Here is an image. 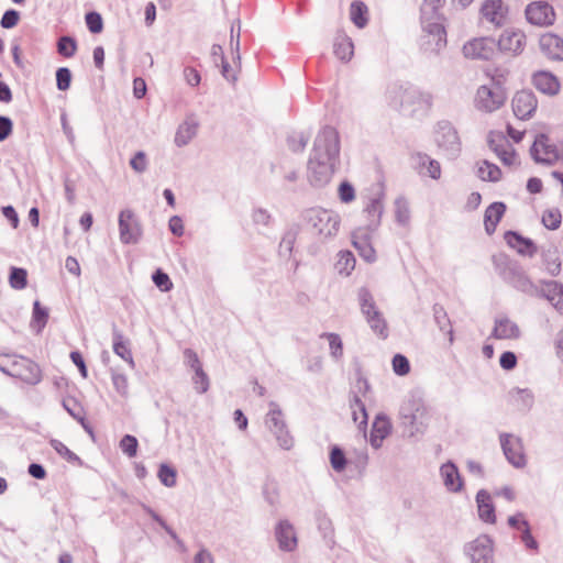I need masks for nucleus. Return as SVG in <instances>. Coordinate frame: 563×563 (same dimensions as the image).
I'll return each instance as SVG.
<instances>
[{
  "label": "nucleus",
  "instance_id": "nucleus-1",
  "mask_svg": "<svg viewBox=\"0 0 563 563\" xmlns=\"http://www.w3.org/2000/svg\"><path fill=\"white\" fill-rule=\"evenodd\" d=\"M498 275L517 290L529 296L540 294V288L528 277L523 268L505 255L493 256Z\"/></svg>",
  "mask_w": 563,
  "mask_h": 563
},
{
  "label": "nucleus",
  "instance_id": "nucleus-2",
  "mask_svg": "<svg viewBox=\"0 0 563 563\" xmlns=\"http://www.w3.org/2000/svg\"><path fill=\"white\" fill-rule=\"evenodd\" d=\"M399 415L410 437L424 431L429 411L419 391H413L408 396L400 407Z\"/></svg>",
  "mask_w": 563,
  "mask_h": 563
},
{
  "label": "nucleus",
  "instance_id": "nucleus-3",
  "mask_svg": "<svg viewBox=\"0 0 563 563\" xmlns=\"http://www.w3.org/2000/svg\"><path fill=\"white\" fill-rule=\"evenodd\" d=\"M303 222L323 238L336 235L341 218L332 211L322 208H310L302 212Z\"/></svg>",
  "mask_w": 563,
  "mask_h": 563
},
{
  "label": "nucleus",
  "instance_id": "nucleus-4",
  "mask_svg": "<svg viewBox=\"0 0 563 563\" xmlns=\"http://www.w3.org/2000/svg\"><path fill=\"white\" fill-rule=\"evenodd\" d=\"M441 20L421 18L422 35L420 36V49L426 54H439L446 46V31Z\"/></svg>",
  "mask_w": 563,
  "mask_h": 563
},
{
  "label": "nucleus",
  "instance_id": "nucleus-5",
  "mask_svg": "<svg viewBox=\"0 0 563 563\" xmlns=\"http://www.w3.org/2000/svg\"><path fill=\"white\" fill-rule=\"evenodd\" d=\"M360 307L371 330L382 340L388 338V324L384 314L379 311L373 295L366 287H362L357 292Z\"/></svg>",
  "mask_w": 563,
  "mask_h": 563
},
{
  "label": "nucleus",
  "instance_id": "nucleus-6",
  "mask_svg": "<svg viewBox=\"0 0 563 563\" xmlns=\"http://www.w3.org/2000/svg\"><path fill=\"white\" fill-rule=\"evenodd\" d=\"M309 156L339 163L340 136L333 126L325 125L318 132Z\"/></svg>",
  "mask_w": 563,
  "mask_h": 563
},
{
  "label": "nucleus",
  "instance_id": "nucleus-7",
  "mask_svg": "<svg viewBox=\"0 0 563 563\" xmlns=\"http://www.w3.org/2000/svg\"><path fill=\"white\" fill-rule=\"evenodd\" d=\"M507 99L506 91L500 81L492 78V85L481 86L475 96V107L484 112H494L504 106Z\"/></svg>",
  "mask_w": 563,
  "mask_h": 563
},
{
  "label": "nucleus",
  "instance_id": "nucleus-8",
  "mask_svg": "<svg viewBox=\"0 0 563 563\" xmlns=\"http://www.w3.org/2000/svg\"><path fill=\"white\" fill-rule=\"evenodd\" d=\"M265 424L274 434L282 449L290 450L294 446V438L287 428L283 411L274 401L269 402V411L265 417Z\"/></svg>",
  "mask_w": 563,
  "mask_h": 563
},
{
  "label": "nucleus",
  "instance_id": "nucleus-9",
  "mask_svg": "<svg viewBox=\"0 0 563 563\" xmlns=\"http://www.w3.org/2000/svg\"><path fill=\"white\" fill-rule=\"evenodd\" d=\"M10 360V368L5 369L0 367L3 373L12 377L20 378L22 382L36 385L42 379V372L40 366L32 360L24 356H7Z\"/></svg>",
  "mask_w": 563,
  "mask_h": 563
},
{
  "label": "nucleus",
  "instance_id": "nucleus-10",
  "mask_svg": "<svg viewBox=\"0 0 563 563\" xmlns=\"http://www.w3.org/2000/svg\"><path fill=\"white\" fill-rule=\"evenodd\" d=\"M336 163L309 156L307 162V179L312 187L327 186L334 174Z\"/></svg>",
  "mask_w": 563,
  "mask_h": 563
},
{
  "label": "nucleus",
  "instance_id": "nucleus-11",
  "mask_svg": "<svg viewBox=\"0 0 563 563\" xmlns=\"http://www.w3.org/2000/svg\"><path fill=\"white\" fill-rule=\"evenodd\" d=\"M499 442L506 460L516 468H523L527 465L523 443L521 438L511 433H500Z\"/></svg>",
  "mask_w": 563,
  "mask_h": 563
},
{
  "label": "nucleus",
  "instance_id": "nucleus-12",
  "mask_svg": "<svg viewBox=\"0 0 563 563\" xmlns=\"http://www.w3.org/2000/svg\"><path fill=\"white\" fill-rule=\"evenodd\" d=\"M120 241L123 244H136L142 236V227L131 209H124L119 214Z\"/></svg>",
  "mask_w": 563,
  "mask_h": 563
},
{
  "label": "nucleus",
  "instance_id": "nucleus-13",
  "mask_svg": "<svg viewBox=\"0 0 563 563\" xmlns=\"http://www.w3.org/2000/svg\"><path fill=\"white\" fill-rule=\"evenodd\" d=\"M530 155L536 163L545 165H552L560 158L556 145L543 133L536 136Z\"/></svg>",
  "mask_w": 563,
  "mask_h": 563
},
{
  "label": "nucleus",
  "instance_id": "nucleus-14",
  "mask_svg": "<svg viewBox=\"0 0 563 563\" xmlns=\"http://www.w3.org/2000/svg\"><path fill=\"white\" fill-rule=\"evenodd\" d=\"M497 52V43L493 37H475L463 45V54L470 59L489 60Z\"/></svg>",
  "mask_w": 563,
  "mask_h": 563
},
{
  "label": "nucleus",
  "instance_id": "nucleus-15",
  "mask_svg": "<svg viewBox=\"0 0 563 563\" xmlns=\"http://www.w3.org/2000/svg\"><path fill=\"white\" fill-rule=\"evenodd\" d=\"M464 550L472 563H494L493 540L486 534L467 543Z\"/></svg>",
  "mask_w": 563,
  "mask_h": 563
},
{
  "label": "nucleus",
  "instance_id": "nucleus-16",
  "mask_svg": "<svg viewBox=\"0 0 563 563\" xmlns=\"http://www.w3.org/2000/svg\"><path fill=\"white\" fill-rule=\"evenodd\" d=\"M437 143L452 158L457 156L461 151L460 137L450 122L439 123Z\"/></svg>",
  "mask_w": 563,
  "mask_h": 563
},
{
  "label": "nucleus",
  "instance_id": "nucleus-17",
  "mask_svg": "<svg viewBox=\"0 0 563 563\" xmlns=\"http://www.w3.org/2000/svg\"><path fill=\"white\" fill-rule=\"evenodd\" d=\"M487 143L504 165L511 166L515 164L516 151L501 132L490 131Z\"/></svg>",
  "mask_w": 563,
  "mask_h": 563
},
{
  "label": "nucleus",
  "instance_id": "nucleus-18",
  "mask_svg": "<svg viewBox=\"0 0 563 563\" xmlns=\"http://www.w3.org/2000/svg\"><path fill=\"white\" fill-rule=\"evenodd\" d=\"M527 20L534 25H552L555 21V12L548 2L538 1L530 3L526 9Z\"/></svg>",
  "mask_w": 563,
  "mask_h": 563
},
{
  "label": "nucleus",
  "instance_id": "nucleus-19",
  "mask_svg": "<svg viewBox=\"0 0 563 563\" xmlns=\"http://www.w3.org/2000/svg\"><path fill=\"white\" fill-rule=\"evenodd\" d=\"M511 104L514 114L520 120H527L536 111L538 100L531 90H521L516 92Z\"/></svg>",
  "mask_w": 563,
  "mask_h": 563
},
{
  "label": "nucleus",
  "instance_id": "nucleus-20",
  "mask_svg": "<svg viewBox=\"0 0 563 563\" xmlns=\"http://www.w3.org/2000/svg\"><path fill=\"white\" fill-rule=\"evenodd\" d=\"M275 538L278 548L285 552H292L298 545V539L294 526L286 519L280 520L275 528Z\"/></svg>",
  "mask_w": 563,
  "mask_h": 563
},
{
  "label": "nucleus",
  "instance_id": "nucleus-21",
  "mask_svg": "<svg viewBox=\"0 0 563 563\" xmlns=\"http://www.w3.org/2000/svg\"><path fill=\"white\" fill-rule=\"evenodd\" d=\"M497 43V49L518 55L526 45V35L521 31H505Z\"/></svg>",
  "mask_w": 563,
  "mask_h": 563
},
{
  "label": "nucleus",
  "instance_id": "nucleus-22",
  "mask_svg": "<svg viewBox=\"0 0 563 563\" xmlns=\"http://www.w3.org/2000/svg\"><path fill=\"white\" fill-rule=\"evenodd\" d=\"M539 45L542 54L552 60H563V38L553 33L540 36Z\"/></svg>",
  "mask_w": 563,
  "mask_h": 563
},
{
  "label": "nucleus",
  "instance_id": "nucleus-23",
  "mask_svg": "<svg viewBox=\"0 0 563 563\" xmlns=\"http://www.w3.org/2000/svg\"><path fill=\"white\" fill-rule=\"evenodd\" d=\"M507 9L501 0H486L481 7L482 16L495 26H501L506 19Z\"/></svg>",
  "mask_w": 563,
  "mask_h": 563
},
{
  "label": "nucleus",
  "instance_id": "nucleus-24",
  "mask_svg": "<svg viewBox=\"0 0 563 563\" xmlns=\"http://www.w3.org/2000/svg\"><path fill=\"white\" fill-rule=\"evenodd\" d=\"M521 331L517 323L511 321L507 317L497 318L495 320V327L492 332V336L497 340H515L519 339Z\"/></svg>",
  "mask_w": 563,
  "mask_h": 563
},
{
  "label": "nucleus",
  "instance_id": "nucleus-25",
  "mask_svg": "<svg viewBox=\"0 0 563 563\" xmlns=\"http://www.w3.org/2000/svg\"><path fill=\"white\" fill-rule=\"evenodd\" d=\"M536 297L545 298L560 313H563V285L561 283L544 282V288H540V294H537Z\"/></svg>",
  "mask_w": 563,
  "mask_h": 563
},
{
  "label": "nucleus",
  "instance_id": "nucleus-26",
  "mask_svg": "<svg viewBox=\"0 0 563 563\" xmlns=\"http://www.w3.org/2000/svg\"><path fill=\"white\" fill-rule=\"evenodd\" d=\"M506 243L516 249L521 255H528L532 257L537 253V246L532 240L520 235L516 231H507L504 235Z\"/></svg>",
  "mask_w": 563,
  "mask_h": 563
},
{
  "label": "nucleus",
  "instance_id": "nucleus-27",
  "mask_svg": "<svg viewBox=\"0 0 563 563\" xmlns=\"http://www.w3.org/2000/svg\"><path fill=\"white\" fill-rule=\"evenodd\" d=\"M353 246L357 250L361 257H363L367 263H373L376 260V252L371 243L369 235L358 230L352 235Z\"/></svg>",
  "mask_w": 563,
  "mask_h": 563
},
{
  "label": "nucleus",
  "instance_id": "nucleus-28",
  "mask_svg": "<svg viewBox=\"0 0 563 563\" xmlns=\"http://www.w3.org/2000/svg\"><path fill=\"white\" fill-rule=\"evenodd\" d=\"M534 87L547 95H556L560 90V82L554 75L549 71H537L532 77Z\"/></svg>",
  "mask_w": 563,
  "mask_h": 563
},
{
  "label": "nucleus",
  "instance_id": "nucleus-29",
  "mask_svg": "<svg viewBox=\"0 0 563 563\" xmlns=\"http://www.w3.org/2000/svg\"><path fill=\"white\" fill-rule=\"evenodd\" d=\"M440 474L443 478L444 486L448 490L457 493L463 487V482L460 476L456 465L452 462L444 463L440 468Z\"/></svg>",
  "mask_w": 563,
  "mask_h": 563
},
{
  "label": "nucleus",
  "instance_id": "nucleus-30",
  "mask_svg": "<svg viewBox=\"0 0 563 563\" xmlns=\"http://www.w3.org/2000/svg\"><path fill=\"white\" fill-rule=\"evenodd\" d=\"M506 211V205L501 201L490 203L484 214L485 231L488 235H492L497 228L498 222L503 218Z\"/></svg>",
  "mask_w": 563,
  "mask_h": 563
},
{
  "label": "nucleus",
  "instance_id": "nucleus-31",
  "mask_svg": "<svg viewBox=\"0 0 563 563\" xmlns=\"http://www.w3.org/2000/svg\"><path fill=\"white\" fill-rule=\"evenodd\" d=\"M476 503L478 509V517L481 518V520L487 523H495V507L492 503L490 495L485 489H481L476 494Z\"/></svg>",
  "mask_w": 563,
  "mask_h": 563
},
{
  "label": "nucleus",
  "instance_id": "nucleus-32",
  "mask_svg": "<svg viewBox=\"0 0 563 563\" xmlns=\"http://www.w3.org/2000/svg\"><path fill=\"white\" fill-rule=\"evenodd\" d=\"M391 426L385 416H377L373 422L371 444L374 448H379L382 441L390 433Z\"/></svg>",
  "mask_w": 563,
  "mask_h": 563
},
{
  "label": "nucleus",
  "instance_id": "nucleus-33",
  "mask_svg": "<svg viewBox=\"0 0 563 563\" xmlns=\"http://www.w3.org/2000/svg\"><path fill=\"white\" fill-rule=\"evenodd\" d=\"M113 335V352L120 356L122 360L126 361L131 366L134 365L132 352L129 347L126 341H124V336L122 332L113 324L112 329Z\"/></svg>",
  "mask_w": 563,
  "mask_h": 563
},
{
  "label": "nucleus",
  "instance_id": "nucleus-34",
  "mask_svg": "<svg viewBox=\"0 0 563 563\" xmlns=\"http://www.w3.org/2000/svg\"><path fill=\"white\" fill-rule=\"evenodd\" d=\"M198 123L194 120L183 122L175 134V144L178 147L187 145L197 134Z\"/></svg>",
  "mask_w": 563,
  "mask_h": 563
},
{
  "label": "nucleus",
  "instance_id": "nucleus-35",
  "mask_svg": "<svg viewBox=\"0 0 563 563\" xmlns=\"http://www.w3.org/2000/svg\"><path fill=\"white\" fill-rule=\"evenodd\" d=\"M431 101L432 97L430 93L421 92L418 89L410 87L402 90L400 107L405 108L416 102L430 107Z\"/></svg>",
  "mask_w": 563,
  "mask_h": 563
},
{
  "label": "nucleus",
  "instance_id": "nucleus-36",
  "mask_svg": "<svg viewBox=\"0 0 563 563\" xmlns=\"http://www.w3.org/2000/svg\"><path fill=\"white\" fill-rule=\"evenodd\" d=\"M432 311H433V318H434L437 325L439 327L440 331L448 333L449 341L452 344L454 341V333H453V329L451 325V320H450L444 307L439 303H435L432 307Z\"/></svg>",
  "mask_w": 563,
  "mask_h": 563
},
{
  "label": "nucleus",
  "instance_id": "nucleus-37",
  "mask_svg": "<svg viewBox=\"0 0 563 563\" xmlns=\"http://www.w3.org/2000/svg\"><path fill=\"white\" fill-rule=\"evenodd\" d=\"M350 407L353 421L358 424L360 430H365L367 426V412L364 402L357 394H353L350 399Z\"/></svg>",
  "mask_w": 563,
  "mask_h": 563
},
{
  "label": "nucleus",
  "instance_id": "nucleus-38",
  "mask_svg": "<svg viewBox=\"0 0 563 563\" xmlns=\"http://www.w3.org/2000/svg\"><path fill=\"white\" fill-rule=\"evenodd\" d=\"M333 48L335 56L341 60H350L354 53L352 40L344 34L336 35Z\"/></svg>",
  "mask_w": 563,
  "mask_h": 563
},
{
  "label": "nucleus",
  "instance_id": "nucleus-39",
  "mask_svg": "<svg viewBox=\"0 0 563 563\" xmlns=\"http://www.w3.org/2000/svg\"><path fill=\"white\" fill-rule=\"evenodd\" d=\"M367 7L362 1H353L350 8V16L352 22L358 27L363 29L366 26L367 19Z\"/></svg>",
  "mask_w": 563,
  "mask_h": 563
},
{
  "label": "nucleus",
  "instance_id": "nucleus-40",
  "mask_svg": "<svg viewBox=\"0 0 563 563\" xmlns=\"http://www.w3.org/2000/svg\"><path fill=\"white\" fill-rule=\"evenodd\" d=\"M364 212L368 217V225L377 227L383 214V202L380 197L371 198L369 202L364 209Z\"/></svg>",
  "mask_w": 563,
  "mask_h": 563
},
{
  "label": "nucleus",
  "instance_id": "nucleus-41",
  "mask_svg": "<svg viewBox=\"0 0 563 563\" xmlns=\"http://www.w3.org/2000/svg\"><path fill=\"white\" fill-rule=\"evenodd\" d=\"M477 176L484 181L496 183L501 178V170L497 165L484 161L477 169Z\"/></svg>",
  "mask_w": 563,
  "mask_h": 563
},
{
  "label": "nucleus",
  "instance_id": "nucleus-42",
  "mask_svg": "<svg viewBox=\"0 0 563 563\" xmlns=\"http://www.w3.org/2000/svg\"><path fill=\"white\" fill-rule=\"evenodd\" d=\"M48 320V310L41 306L38 300H35L33 303V313L31 327L36 329L37 332H41Z\"/></svg>",
  "mask_w": 563,
  "mask_h": 563
},
{
  "label": "nucleus",
  "instance_id": "nucleus-43",
  "mask_svg": "<svg viewBox=\"0 0 563 563\" xmlns=\"http://www.w3.org/2000/svg\"><path fill=\"white\" fill-rule=\"evenodd\" d=\"M310 140V135L305 132H294L287 136V146L292 153H302Z\"/></svg>",
  "mask_w": 563,
  "mask_h": 563
},
{
  "label": "nucleus",
  "instance_id": "nucleus-44",
  "mask_svg": "<svg viewBox=\"0 0 563 563\" xmlns=\"http://www.w3.org/2000/svg\"><path fill=\"white\" fill-rule=\"evenodd\" d=\"M63 408L77 420L80 424L85 422V410L78 400L74 397H67L62 401Z\"/></svg>",
  "mask_w": 563,
  "mask_h": 563
},
{
  "label": "nucleus",
  "instance_id": "nucleus-45",
  "mask_svg": "<svg viewBox=\"0 0 563 563\" xmlns=\"http://www.w3.org/2000/svg\"><path fill=\"white\" fill-rule=\"evenodd\" d=\"M335 267L340 274L349 276L355 267V257L350 251H341Z\"/></svg>",
  "mask_w": 563,
  "mask_h": 563
},
{
  "label": "nucleus",
  "instance_id": "nucleus-46",
  "mask_svg": "<svg viewBox=\"0 0 563 563\" xmlns=\"http://www.w3.org/2000/svg\"><path fill=\"white\" fill-rule=\"evenodd\" d=\"M418 165L427 167L428 175L433 179H439L441 176L440 163L435 159L430 158L427 154H417Z\"/></svg>",
  "mask_w": 563,
  "mask_h": 563
},
{
  "label": "nucleus",
  "instance_id": "nucleus-47",
  "mask_svg": "<svg viewBox=\"0 0 563 563\" xmlns=\"http://www.w3.org/2000/svg\"><path fill=\"white\" fill-rule=\"evenodd\" d=\"M445 0H423L421 4V18H431L441 20V14L439 12L440 8L443 5Z\"/></svg>",
  "mask_w": 563,
  "mask_h": 563
},
{
  "label": "nucleus",
  "instance_id": "nucleus-48",
  "mask_svg": "<svg viewBox=\"0 0 563 563\" xmlns=\"http://www.w3.org/2000/svg\"><path fill=\"white\" fill-rule=\"evenodd\" d=\"M9 284L13 289H24L27 285V272L24 268L11 267Z\"/></svg>",
  "mask_w": 563,
  "mask_h": 563
},
{
  "label": "nucleus",
  "instance_id": "nucleus-49",
  "mask_svg": "<svg viewBox=\"0 0 563 563\" xmlns=\"http://www.w3.org/2000/svg\"><path fill=\"white\" fill-rule=\"evenodd\" d=\"M77 51V42L71 36H62L57 41V52L63 57L69 58L75 55Z\"/></svg>",
  "mask_w": 563,
  "mask_h": 563
},
{
  "label": "nucleus",
  "instance_id": "nucleus-50",
  "mask_svg": "<svg viewBox=\"0 0 563 563\" xmlns=\"http://www.w3.org/2000/svg\"><path fill=\"white\" fill-rule=\"evenodd\" d=\"M321 338L328 339L331 356L340 360L343 356V343L340 335L336 333H322Z\"/></svg>",
  "mask_w": 563,
  "mask_h": 563
},
{
  "label": "nucleus",
  "instance_id": "nucleus-51",
  "mask_svg": "<svg viewBox=\"0 0 563 563\" xmlns=\"http://www.w3.org/2000/svg\"><path fill=\"white\" fill-rule=\"evenodd\" d=\"M157 476L159 482L166 487H174L176 485L177 473L175 468L167 464H161Z\"/></svg>",
  "mask_w": 563,
  "mask_h": 563
},
{
  "label": "nucleus",
  "instance_id": "nucleus-52",
  "mask_svg": "<svg viewBox=\"0 0 563 563\" xmlns=\"http://www.w3.org/2000/svg\"><path fill=\"white\" fill-rule=\"evenodd\" d=\"M562 216L559 209H549L542 216V223L549 230H556L561 225Z\"/></svg>",
  "mask_w": 563,
  "mask_h": 563
},
{
  "label": "nucleus",
  "instance_id": "nucleus-53",
  "mask_svg": "<svg viewBox=\"0 0 563 563\" xmlns=\"http://www.w3.org/2000/svg\"><path fill=\"white\" fill-rule=\"evenodd\" d=\"M119 446L128 457H134L137 453L139 442L134 435L125 434L120 440Z\"/></svg>",
  "mask_w": 563,
  "mask_h": 563
},
{
  "label": "nucleus",
  "instance_id": "nucleus-54",
  "mask_svg": "<svg viewBox=\"0 0 563 563\" xmlns=\"http://www.w3.org/2000/svg\"><path fill=\"white\" fill-rule=\"evenodd\" d=\"M330 463L335 472H342L346 466V457L342 449L333 446L330 452Z\"/></svg>",
  "mask_w": 563,
  "mask_h": 563
},
{
  "label": "nucleus",
  "instance_id": "nucleus-55",
  "mask_svg": "<svg viewBox=\"0 0 563 563\" xmlns=\"http://www.w3.org/2000/svg\"><path fill=\"white\" fill-rule=\"evenodd\" d=\"M85 21L87 24L88 30L93 33L98 34L102 32L103 30V21L100 13L96 11L88 12L85 16Z\"/></svg>",
  "mask_w": 563,
  "mask_h": 563
},
{
  "label": "nucleus",
  "instance_id": "nucleus-56",
  "mask_svg": "<svg viewBox=\"0 0 563 563\" xmlns=\"http://www.w3.org/2000/svg\"><path fill=\"white\" fill-rule=\"evenodd\" d=\"M192 383L195 385V389L199 394H203L209 389V377L202 367H198L195 369V375L192 377Z\"/></svg>",
  "mask_w": 563,
  "mask_h": 563
},
{
  "label": "nucleus",
  "instance_id": "nucleus-57",
  "mask_svg": "<svg viewBox=\"0 0 563 563\" xmlns=\"http://www.w3.org/2000/svg\"><path fill=\"white\" fill-rule=\"evenodd\" d=\"M51 445L66 461L71 462V463L80 462L79 456L76 453H74L73 451H70L62 441L52 440Z\"/></svg>",
  "mask_w": 563,
  "mask_h": 563
},
{
  "label": "nucleus",
  "instance_id": "nucleus-58",
  "mask_svg": "<svg viewBox=\"0 0 563 563\" xmlns=\"http://www.w3.org/2000/svg\"><path fill=\"white\" fill-rule=\"evenodd\" d=\"M152 280L162 291H169L173 288V283L169 276L161 268L153 273Z\"/></svg>",
  "mask_w": 563,
  "mask_h": 563
},
{
  "label": "nucleus",
  "instance_id": "nucleus-59",
  "mask_svg": "<svg viewBox=\"0 0 563 563\" xmlns=\"http://www.w3.org/2000/svg\"><path fill=\"white\" fill-rule=\"evenodd\" d=\"M71 82V71L67 67H59L56 70V86L60 91L69 89Z\"/></svg>",
  "mask_w": 563,
  "mask_h": 563
},
{
  "label": "nucleus",
  "instance_id": "nucleus-60",
  "mask_svg": "<svg viewBox=\"0 0 563 563\" xmlns=\"http://www.w3.org/2000/svg\"><path fill=\"white\" fill-rule=\"evenodd\" d=\"M521 525L523 526L520 537L521 541L525 543L527 549L538 551L539 544L531 533L529 522L527 520H521Z\"/></svg>",
  "mask_w": 563,
  "mask_h": 563
},
{
  "label": "nucleus",
  "instance_id": "nucleus-61",
  "mask_svg": "<svg viewBox=\"0 0 563 563\" xmlns=\"http://www.w3.org/2000/svg\"><path fill=\"white\" fill-rule=\"evenodd\" d=\"M393 369L394 372L399 375L404 376L407 375L410 372V364L408 358L402 354H396L393 357Z\"/></svg>",
  "mask_w": 563,
  "mask_h": 563
},
{
  "label": "nucleus",
  "instance_id": "nucleus-62",
  "mask_svg": "<svg viewBox=\"0 0 563 563\" xmlns=\"http://www.w3.org/2000/svg\"><path fill=\"white\" fill-rule=\"evenodd\" d=\"M252 221L258 227H268L272 222L271 213L263 208H256L252 212Z\"/></svg>",
  "mask_w": 563,
  "mask_h": 563
},
{
  "label": "nucleus",
  "instance_id": "nucleus-63",
  "mask_svg": "<svg viewBox=\"0 0 563 563\" xmlns=\"http://www.w3.org/2000/svg\"><path fill=\"white\" fill-rule=\"evenodd\" d=\"M516 393L518 395L517 401L520 404V408L522 410H530L534 402L533 394L529 389H520L517 388Z\"/></svg>",
  "mask_w": 563,
  "mask_h": 563
},
{
  "label": "nucleus",
  "instance_id": "nucleus-64",
  "mask_svg": "<svg viewBox=\"0 0 563 563\" xmlns=\"http://www.w3.org/2000/svg\"><path fill=\"white\" fill-rule=\"evenodd\" d=\"M19 19H20L19 11H16L14 9H9L3 13L0 24L3 29H12L18 24Z\"/></svg>",
  "mask_w": 563,
  "mask_h": 563
}]
</instances>
